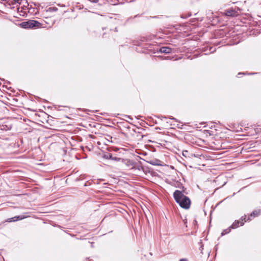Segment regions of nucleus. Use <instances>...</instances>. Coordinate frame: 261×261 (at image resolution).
<instances>
[{
    "instance_id": "7",
    "label": "nucleus",
    "mask_w": 261,
    "mask_h": 261,
    "mask_svg": "<svg viewBox=\"0 0 261 261\" xmlns=\"http://www.w3.org/2000/svg\"><path fill=\"white\" fill-rule=\"evenodd\" d=\"M105 157L107 159H111L112 160H114V161H120L121 160L122 161H123V159L120 158H117V157H114L112 156V154H107V155H105Z\"/></svg>"
},
{
    "instance_id": "15",
    "label": "nucleus",
    "mask_w": 261,
    "mask_h": 261,
    "mask_svg": "<svg viewBox=\"0 0 261 261\" xmlns=\"http://www.w3.org/2000/svg\"><path fill=\"white\" fill-rule=\"evenodd\" d=\"M14 2H17L18 1V0H13Z\"/></svg>"
},
{
    "instance_id": "6",
    "label": "nucleus",
    "mask_w": 261,
    "mask_h": 261,
    "mask_svg": "<svg viewBox=\"0 0 261 261\" xmlns=\"http://www.w3.org/2000/svg\"><path fill=\"white\" fill-rule=\"evenodd\" d=\"M172 49L169 47L164 46L160 48V52L165 54H169L171 52Z\"/></svg>"
},
{
    "instance_id": "1",
    "label": "nucleus",
    "mask_w": 261,
    "mask_h": 261,
    "mask_svg": "<svg viewBox=\"0 0 261 261\" xmlns=\"http://www.w3.org/2000/svg\"><path fill=\"white\" fill-rule=\"evenodd\" d=\"M184 193H186L184 190L182 191L178 190H175L173 193V197L175 201L182 208L187 210L190 207L191 200L188 197L184 195Z\"/></svg>"
},
{
    "instance_id": "4",
    "label": "nucleus",
    "mask_w": 261,
    "mask_h": 261,
    "mask_svg": "<svg viewBox=\"0 0 261 261\" xmlns=\"http://www.w3.org/2000/svg\"><path fill=\"white\" fill-rule=\"evenodd\" d=\"M246 216H244L242 217L241 218V220H236L230 226V228L232 229L237 228L239 227V224H240L241 226H242L244 225V222L246 221Z\"/></svg>"
},
{
    "instance_id": "5",
    "label": "nucleus",
    "mask_w": 261,
    "mask_h": 261,
    "mask_svg": "<svg viewBox=\"0 0 261 261\" xmlns=\"http://www.w3.org/2000/svg\"><path fill=\"white\" fill-rule=\"evenodd\" d=\"M224 14L226 16L234 17L237 16L239 15L238 11H236L235 9L230 8L225 11Z\"/></svg>"
},
{
    "instance_id": "12",
    "label": "nucleus",
    "mask_w": 261,
    "mask_h": 261,
    "mask_svg": "<svg viewBox=\"0 0 261 261\" xmlns=\"http://www.w3.org/2000/svg\"><path fill=\"white\" fill-rule=\"evenodd\" d=\"M179 261H188V260L187 258H182L180 259Z\"/></svg>"
},
{
    "instance_id": "14",
    "label": "nucleus",
    "mask_w": 261,
    "mask_h": 261,
    "mask_svg": "<svg viewBox=\"0 0 261 261\" xmlns=\"http://www.w3.org/2000/svg\"><path fill=\"white\" fill-rule=\"evenodd\" d=\"M199 249H200V250L201 251H202V250H203V246H202V245H201V246H200V248H199Z\"/></svg>"
},
{
    "instance_id": "9",
    "label": "nucleus",
    "mask_w": 261,
    "mask_h": 261,
    "mask_svg": "<svg viewBox=\"0 0 261 261\" xmlns=\"http://www.w3.org/2000/svg\"><path fill=\"white\" fill-rule=\"evenodd\" d=\"M231 228H230V227L229 228H228L227 229H225V230H224L222 232V235L223 236V235H225L228 233H229L230 230H231Z\"/></svg>"
},
{
    "instance_id": "13",
    "label": "nucleus",
    "mask_w": 261,
    "mask_h": 261,
    "mask_svg": "<svg viewBox=\"0 0 261 261\" xmlns=\"http://www.w3.org/2000/svg\"><path fill=\"white\" fill-rule=\"evenodd\" d=\"M188 153V151H185V152H182V155H183L184 156H186V153Z\"/></svg>"
},
{
    "instance_id": "2",
    "label": "nucleus",
    "mask_w": 261,
    "mask_h": 261,
    "mask_svg": "<svg viewBox=\"0 0 261 261\" xmlns=\"http://www.w3.org/2000/svg\"><path fill=\"white\" fill-rule=\"evenodd\" d=\"M124 163L126 166L130 169H133L135 171H136L137 174H139L141 171H143V168L142 166L139 163L128 160H125Z\"/></svg>"
},
{
    "instance_id": "3",
    "label": "nucleus",
    "mask_w": 261,
    "mask_h": 261,
    "mask_svg": "<svg viewBox=\"0 0 261 261\" xmlns=\"http://www.w3.org/2000/svg\"><path fill=\"white\" fill-rule=\"evenodd\" d=\"M22 25L26 29H32L34 28H39L41 26V23L37 20H30L26 22L22 23Z\"/></svg>"
},
{
    "instance_id": "10",
    "label": "nucleus",
    "mask_w": 261,
    "mask_h": 261,
    "mask_svg": "<svg viewBox=\"0 0 261 261\" xmlns=\"http://www.w3.org/2000/svg\"><path fill=\"white\" fill-rule=\"evenodd\" d=\"M25 218H26V217L23 216H17L14 217V218H16V220H17V221L22 220Z\"/></svg>"
},
{
    "instance_id": "8",
    "label": "nucleus",
    "mask_w": 261,
    "mask_h": 261,
    "mask_svg": "<svg viewBox=\"0 0 261 261\" xmlns=\"http://www.w3.org/2000/svg\"><path fill=\"white\" fill-rule=\"evenodd\" d=\"M261 213L260 210H255L252 212L250 216L248 218L247 220H251L250 217H255L258 216Z\"/></svg>"
},
{
    "instance_id": "11",
    "label": "nucleus",
    "mask_w": 261,
    "mask_h": 261,
    "mask_svg": "<svg viewBox=\"0 0 261 261\" xmlns=\"http://www.w3.org/2000/svg\"><path fill=\"white\" fill-rule=\"evenodd\" d=\"M17 220H16V218H14V217H13V218H9L7 220V222H15V221H16Z\"/></svg>"
}]
</instances>
